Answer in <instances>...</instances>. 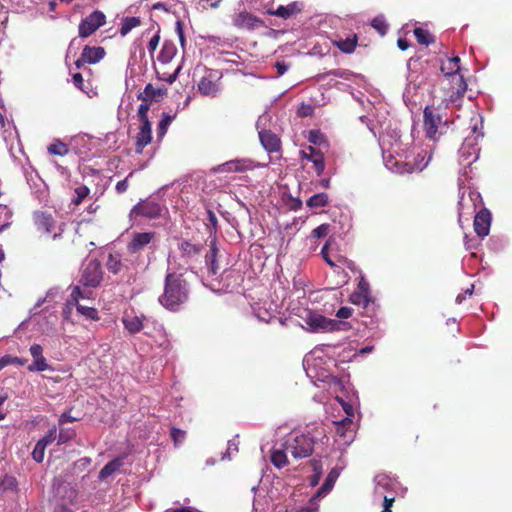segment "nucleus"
<instances>
[{"mask_svg": "<svg viewBox=\"0 0 512 512\" xmlns=\"http://www.w3.org/2000/svg\"><path fill=\"white\" fill-rule=\"evenodd\" d=\"M337 478V473L335 471H331L328 476L325 479V482L322 484V486L317 490L315 495L312 497V500L318 499L325 494H327L333 487L334 482Z\"/></svg>", "mask_w": 512, "mask_h": 512, "instance_id": "obj_28", "label": "nucleus"}, {"mask_svg": "<svg viewBox=\"0 0 512 512\" xmlns=\"http://www.w3.org/2000/svg\"><path fill=\"white\" fill-rule=\"evenodd\" d=\"M161 212L162 208L159 203L152 200H143L133 206L129 217L131 220H135L137 217L155 219L161 215Z\"/></svg>", "mask_w": 512, "mask_h": 512, "instance_id": "obj_6", "label": "nucleus"}, {"mask_svg": "<svg viewBox=\"0 0 512 512\" xmlns=\"http://www.w3.org/2000/svg\"><path fill=\"white\" fill-rule=\"evenodd\" d=\"M155 236V232L133 233L130 242L127 244V251L130 254L139 253L155 239Z\"/></svg>", "mask_w": 512, "mask_h": 512, "instance_id": "obj_10", "label": "nucleus"}, {"mask_svg": "<svg viewBox=\"0 0 512 512\" xmlns=\"http://www.w3.org/2000/svg\"><path fill=\"white\" fill-rule=\"evenodd\" d=\"M82 60L87 61L88 64H95L99 62L105 56V50L103 47H91L86 45L82 50Z\"/></svg>", "mask_w": 512, "mask_h": 512, "instance_id": "obj_18", "label": "nucleus"}, {"mask_svg": "<svg viewBox=\"0 0 512 512\" xmlns=\"http://www.w3.org/2000/svg\"><path fill=\"white\" fill-rule=\"evenodd\" d=\"M337 433L344 435V428L346 426L352 425V420L350 417H346L345 419L341 420L340 422H337Z\"/></svg>", "mask_w": 512, "mask_h": 512, "instance_id": "obj_57", "label": "nucleus"}, {"mask_svg": "<svg viewBox=\"0 0 512 512\" xmlns=\"http://www.w3.org/2000/svg\"><path fill=\"white\" fill-rule=\"evenodd\" d=\"M424 117V131L426 137L431 140H436V134L442 118L439 114L435 113V109L431 106H426L423 112Z\"/></svg>", "mask_w": 512, "mask_h": 512, "instance_id": "obj_8", "label": "nucleus"}, {"mask_svg": "<svg viewBox=\"0 0 512 512\" xmlns=\"http://www.w3.org/2000/svg\"><path fill=\"white\" fill-rule=\"evenodd\" d=\"M401 32H415V33H418V32H427L426 30L422 29L421 27L417 26L416 24L413 25V27L411 28L409 24H405L402 28H401Z\"/></svg>", "mask_w": 512, "mask_h": 512, "instance_id": "obj_62", "label": "nucleus"}, {"mask_svg": "<svg viewBox=\"0 0 512 512\" xmlns=\"http://www.w3.org/2000/svg\"><path fill=\"white\" fill-rule=\"evenodd\" d=\"M302 8H303V4L301 2L294 1V2L289 3L286 6L281 5L274 11H269V14L287 19V18L291 17L292 15H295V14L301 12Z\"/></svg>", "mask_w": 512, "mask_h": 512, "instance_id": "obj_17", "label": "nucleus"}, {"mask_svg": "<svg viewBox=\"0 0 512 512\" xmlns=\"http://www.w3.org/2000/svg\"><path fill=\"white\" fill-rule=\"evenodd\" d=\"M350 300L353 304L363 305L364 307H366L370 301V298L365 294L355 291L354 293H352Z\"/></svg>", "mask_w": 512, "mask_h": 512, "instance_id": "obj_43", "label": "nucleus"}, {"mask_svg": "<svg viewBox=\"0 0 512 512\" xmlns=\"http://www.w3.org/2000/svg\"><path fill=\"white\" fill-rule=\"evenodd\" d=\"M179 250L182 253V256L188 260H195L201 254L202 246L193 244L189 241L183 240L178 245Z\"/></svg>", "mask_w": 512, "mask_h": 512, "instance_id": "obj_20", "label": "nucleus"}, {"mask_svg": "<svg viewBox=\"0 0 512 512\" xmlns=\"http://www.w3.org/2000/svg\"><path fill=\"white\" fill-rule=\"evenodd\" d=\"M334 242V239L332 237H329V239L326 241L325 245L321 249V255L325 262L331 267V268H341V265H345L346 268L355 271L356 265L352 260H349L346 257H343L341 255H338L335 257V259H332V257L329 255L328 249Z\"/></svg>", "mask_w": 512, "mask_h": 512, "instance_id": "obj_9", "label": "nucleus"}, {"mask_svg": "<svg viewBox=\"0 0 512 512\" xmlns=\"http://www.w3.org/2000/svg\"><path fill=\"white\" fill-rule=\"evenodd\" d=\"M491 220H492L491 213L486 208L481 209L475 215L473 226H474V230H475L476 234L479 237L484 238L485 236H487L489 234Z\"/></svg>", "mask_w": 512, "mask_h": 512, "instance_id": "obj_11", "label": "nucleus"}, {"mask_svg": "<svg viewBox=\"0 0 512 512\" xmlns=\"http://www.w3.org/2000/svg\"><path fill=\"white\" fill-rule=\"evenodd\" d=\"M176 53H177L176 44L171 40H167L164 42V44L162 46V49L158 56V60L161 63H168L174 58Z\"/></svg>", "mask_w": 512, "mask_h": 512, "instance_id": "obj_24", "label": "nucleus"}, {"mask_svg": "<svg viewBox=\"0 0 512 512\" xmlns=\"http://www.w3.org/2000/svg\"><path fill=\"white\" fill-rule=\"evenodd\" d=\"M72 82L75 87L80 89L82 92L87 93L86 89L83 86L84 80H83V76L81 73H79V72L73 73L72 74Z\"/></svg>", "mask_w": 512, "mask_h": 512, "instance_id": "obj_51", "label": "nucleus"}, {"mask_svg": "<svg viewBox=\"0 0 512 512\" xmlns=\"http://www.w3.org/2000/svg\"><path fill=\"white\" fill-rule=\"evenodd\" d=\"M47 151L50 155L63 157V156L68 155L70 150H69V146L66 143H64L60 139H55L53 141V143H51L47 147Z\"/></svg>", "mask_w": 512, "mask_h": 512, "instance_id": "obj_29", "label": "nucleus"}, {"mask_svg": "<svg viewBox=\"0 0 512 512\" xmlns=\"http://www.w3.org/2000/svg\"><path fill=\"white\" fill-rule=\"evenodd\" d=\"M181 68H182V67H181V65H178V66H177V68L174 70V72H173V73H170V74H168V73H162V74H160V73L158 72V78H159L160 80H162V81H166V82H168L169 84H172V83L177 79L178 74H179V72H180Z\"/></svg>", "mask_w": 512, "mask_h": 512, "instance_id": "obj_47", "label": "nucleus"}, {"mask_svg": "<svg viewBox=\"0 0 512 512\" xmlns=\"http://www.w3.org/2000/svg\"><path fill=\"white\" fill-rule=\"evenodd\" d=\"M152 141L151 122L141 123L139 131L136 135L135 153L140 155L144 148Z\"/></svg>", "mask_w": 512, "mask_h": 512, "instance_id": "obj_14", "label": "nucleus"}, {"mask_svg": "<svg viewBox=\"0 0 512 512\" xmlns=\"http://www.w3.org/2000/svg\"><path fill=\"white\" fill-rule=\"evenodd\" d=\"M301 157L304 159H307L313 163L314 170L318 176L323 173V171L325 169V161H324V155L319 149L309 146L308 152L301 151Z\"/></svg>", "mask_w": 512, "mask_h": 512, "instance_id": "obj_15", "label": "nucleus"}, {"mask_svg": "<svg viewBox=\"0 0 512 512\" xmlns=\"http://www.w3.org/2000/svg\"><path fill=\"white\" fill-rule=\"evenodd\" d=\"M220 78L221 74L218 71H209V73L203 76L198 82V92L206 97H217L220 92V83H218Z\"/></svg>", "mask_w": 512, "mask_h": 512, "instance_id": "obj_7", "label": "nucleus"}, {"mask_svg": "<svg viewBox=\"0 0 512 512\" xmlns=\"http://www.w3.org/2000/svg\"><path fill=\"white\" fill-rule=\"evenodd\" d=\"M165 512H195V508L190 506L180 507V508H171L167 509Z\"/></svg>", "mask_w": 512, "mask_h": 512, "instance_id": "obj_64", "label": "nucleus"}, {"mask_svg": "<svg viewBox=\"0 0 512 512\" xmlns=\"http://www.w3.org/2000/svg\"><path fill=\"white\" fill-rule=\"evenodd\" d=\"M328 204V195L326 193H317L307 200L309 208H320Z\"/></svg>", "mask_w": 512, "mask_h": 512, "instance_id": "obj_33", "label": "nucleus"}, {"mask_svg": "<svg viewBox=\"0 0 512 512\" xmlns=\"http://www.w3.org/2000/svg\"><path fill=\"white\" fill-rule=\"evenodd\" d=\"M248 166L243 160H231L219 165L215 170L217 172H244Z\"/></svg>", "mask_w": 512, "mask_h": 512, "instance_id": "obj_25", "label": "nucleus"}, {"mask_svg": "<svg viewBox=\"0 0 512 512\" xmlns=\"http://www.w3.org/2000/svg\"><path fill=\"white\" fill-rule=\"evenodd\" d=\"M79 420L78 417H74L71 415L70 411H67V412H64L60 418H59V424L62 425L64 423H69V422H75Z\"/></svg>", "mask_w": 512, "mask_h": 512, "instance_id": "obj_59", "label": "nucleus"}, {"mask_svg": "<svg viewBox=\"0 0 512 512\" xmlns=\"http://www.w3.org/2000/svg\"><path fill=\"white\" fill-rule=\"evenodd\" d=\"M73 435H74L73 431L60 430L59 437H58V443L62 444V443L67 442L69 439L72 438Z\"/></svg>", "mask_w": 512, "mask_h": 512, "instance_id": "obj_60", "label": "nucleus"}, {"mask_svg": "<svg viewBox=\"0 0 512 512\" xmlns=\"http://www.w3.org/2000/svg\"><path fill=\"white\" fill-rule=\"evenodd\" d=\"M217 248L215 243V238L211 241V250L210 253L205 255V261L206 264L209 266V271L216 275L219 272V266L216 263V256H217Z\"/></svg>", "mask_w": 512, "mask_h": 512, "instance_id": "obj_30", "label": "nucleus"}, {"mask_svg": "<svg viewBox=\"0 0 512 512\" xmlns=\"http://www.w3.org/2000/svg\"><path fill=\"white\" fill-rule=\"evenodd\" d=\"M191 285L184 273L168 272L164 279L163 293L159 304L170 312H179L189 301Z\"/></svg>", "mask_w": 512, "mask_h": 512, "instance_id": "obj_1", "label": "nucleus"}, {"mask_svg": "<svg viewBox=\"0 0 512 512\" xmlns=\"http://www.w3.org/2000/svg\"><path fill=\"white\" fill-rule=\"evenodd\" d=\"M27 363L26 359L19 358L17 356L12 355H4L0 358V370L5 368L8 365H18L24 366Z\"/></svg>", "mask_w": 512, "mask_h": 512, "instance_id": "obj_37", "label": "nucleus"}, {"mask_svg": "<svg viewBox=\"0 0 512 512\" xmlns=\"http://www.w3.org/2000/svg\"><path fill=\"white\" fill-rule=\"evenodd\" d=\"M287 452L284 446L283 449H274L270 455L271 463L279 469L288 465Z\"/></svg>", "mask_w": 512, "mask_h": 512, "instance_id": "obj_27", "label": "nucleus"}, {"mask_svg": "<svg viewBox=\"0 0 512 512\" xmlns=\"http://www.w3.org/2000/svg\"><path fill=\"white\" fill-rule=\"evenodd\" d=\"M330 231V224L324 223L312 230L311 236L314 238H323L328 235Z\"/></svg>", "mask_w": 512, "mask_h": 512, "instance_id": "obj_44", "label": "nucleus"}, {"mask_svg": "<svg viewBox=\"0 0 512 512\" xmlns=\"http://www.w3.org/2000/svg\"><path fill=\"white\" fill-rule=\"evenodd\" d=\"M460 58L452 57L448 58L445 62L441 64L442 73L450 78L452 84V94L450 98L454 101L456 98H459L464 95L467 90V84L463 75L459 73L460 71Z\"/></svg>", "mask_w": 512, "mask_h": 512, "instance_id": "obj_3", "label": "nucleus"}, {"mask_svg": "<svg viewBox=\"0 0 512 512\" xmlns=\"http://www.w3.org/2000/svg\"><path fill=\"white\" fill-rule=\"evenodd\" d=\"M29 351L33 360L39 359L43 356V347L40 344L35 343L31 345Z\"/></svg>", "mask_w": 512, "mask_h": 512, "instance_id": "obj_54", "label": "nucleus"}, {"mask_svg": "<svg viewBox=\"0 0 512 512\" xmlns=\"http://www.w3.org/2000/svg\"><path fill=\"white\" fill-rule=\"evenodd\" d=\"M357 34H352V36L347 37L346 39H334L333 42L335 45L344 53H352L357 45Z\"/></svg>", "mask_w": 512, "mask_h": 512, "instance_id": "obj_26", "label": "nucleus"}, {"mask_svg": "<svg viewBox=\"0 0 512 512\" xmlns=\"http://www.w3.org/2000/svg\"><path fill=\"white\" fill-rule=\"evenodd\" d=\"M151 102H142L138 107V118L141 123L150 122L148 118V111L150 109Z\"/></svg>", "mask_w": 512, "mask_h": 512, "instance_id": "obj_40", "label": "nucleus"}, {"mask_svg": "<svg viewBox=\"0 0 512 512\" xmlns=\"http://www.w3.org/2000/svg\"><path fill=\"white\" fill-rule=\"evenodd\" d=\"M142 20L138 16L125 17L122 19L120 32H130L132 29L140 26Z\"/></svg>", "mask_w": 512, "mask_h": 512, "instance_id": "obj_36", "label": "nucleus"}, {"mask_svg": "<svg viewBox=\"0 0 512 512\" xmlns=\"http://www.w3.org/2000/svg\"><path fill=\"white\" fill-rule=\"evenodd\" d=\"M275 68L277 69L278 76H282L288 70L289 65L284 62L277 61L275 63Z\"/></svg>", "mask_w": 512, "mask_h": 512, "instance_id": "obj_63", "label": "nucleus"}, {"mask_svg": "<svg viewBox=\"0 0 512 512\" xmlns=\"http://www.w3.org/2000/svg\"><path fill=\"white\" fill-rule=\"evenodd\" d=\"M160 36L159 34H154V36L150 39L148 43V50L150 53L154 52L159 44Z\"/></svg>", "mask_w": 512, "mask_h": 512, "instance_id": "obj_61", "label": "nucleus"}, {"mask_svg": "<svg viewBox=\"0 0 512 512\" xmlns=\"http://www.w3.org/2000/svg\"><path fill=\"white\" fill-rule=\"evenodd\" d=\"M133 174H134V172H130L129 175L124 180H121L116 184L115 190L118 194H123L128 190V187H129L128 179L130 177H132Z\"/></svg>", "mask_w": 512, "mask_h": 512, "instance_id": "obj_50", "label": "nucleus"}, {"mask_svg": "<svg viewBox=\"0 0 512 512\" xmlns=\"http://www.w3.org/2000/svg\"><path fill=\"white\" fill-rule=\"evenodd\" d=\"M313 324H314L315 327L321 328V329L326 330V331H333L339 325V323L336 320L328 319V318H326L324 316L317 317L313 321Z\"/></svg>", "mask_w": 512, "mask_h": 512, "instance_id": "obj_32", "label": "nucleus"}, {"mask_svg": "<svg viewBox=\"0 0 512 512\" xmlns=\"http://www.w3.org/2000/svg\"><path fill=\"white\" fill-rule=\"evenodd\" d=\"M396 167L399 174H410L415 171V165L409 162L396 163Z\"/></svg>", "mask_w": 512, "mask_h": 512, "instance_id": "obj_48", "label": "nucleus"}, {"mask_svg": "<svg viewBox=\"0 0 512 512\" xmlns=\"http://www.w3.org/2000/svg\"><path fill=\"white\" fill-rule=\"evenodd\" d=\"M165 93V90L154 88L152 84H147L143 92L137 95V99L142 102L158 101Z\"/></svg>", "mask_w": 512, "mask_h": 512, "instance_id": "obj_21", "label": "nucleus"}, {"mask_svg": "<svg viewBox=\"0 0 512 512\" xmlns=\"http://www.w3.org/2000/svg\"><path fill=\"white\" fill-rule=\"evenodd\" d=\"M207 220L208 223L207 228L209 229L210 234L216 233L217 226H218V220L216 217V214L212 210H207Z\"/></svg>", "mask_w": 512, "mask_h": 512, "instance_id": "obj_45", "label": "nucleus"}, {"mask_svg": "<svg viewBox=\"0 0 512 512\" xmlns=\"http://www.w3.org/2000/svg\"><path fill=\"white\" fill-rule=\"evenodd\" d=\"M234 25L239 29L255 30L264 27V22L248 12H241L234 18Z\"/></svg>", "mask_w": 512, "mask_h": 512, "instance_id": "obj_13", "label": "nucleus"}, {"mask_svg": "<svg viewBox=\"0 0 512 512\" xmlns=\"http://www.w3.org/2000/svg\"><path fill=\"white\" fill-rule=\"evenodd\" d=\"M106 22V16L101 11H94L88 15L79 25V32H95Z\"/></svg>", "mask_w": 512, "mask_h": 512, "instance_id": "obj_12", "label": "nucleus"}, {"mask_svg": "<svg viewBox=\"0 0 512 512\" xmlns=\"http://www.w3.org/2000/svg\"><path fill=\"white\" fill-rule=\"evenodd\" d=\"M105 265L110 273L114 275L119 274L124 267L121 254L118 252L109 253Z\"/></svg>", "mask_w": 512, "mask_h": 512, "instance_id": "obj_22", "label": "nucleus"}, {"mask_svg": "<svg viewBox=\"0 0 512 512\" xmlns=\"http://www.w3.org/2000/svg\"><path fill=\"white\" fill-rule=\"evenodd\" d=\"M283 446L295 459H302L313 453L314 441L304 434L290 435Z\"/></svg>", "mask_w": 512, "mask_h": 512, "instance_id": "obj_4", "label": "nucleus"}, {"mask_svg": "<svg viewBox=\"0 0 512 512\" xmlns=\"http://www.w3.org/2000/svg\"><path fill=\"white\" fill-rule=\"evenodd\" d=\"M395 501L394 496H384L383 497V509L381 512H392L391 507Z\"/></svg>", "mask_w": 512, "mask_h": 512, "instance_id": "obj_56", "label": "nucleus"}, {"mask_svg": "<svg viewBox=\"0 0 512 512\" xmlns=\"http://www.w3.org/2000/svg\"><path fill=\"white\" fill-rule=\"evenodd\" d=\"M123 465V459L120 457L114 458L109 461L99 472L98 478L100 481L106 480L109 476L114 474Z\"/></svg>", "mask_w": 512, "mask_h": 512, "instance_id": "obj_23", "label": "nucleus"}, {"mask_svg": "<svg viewBox=\"0 0 512 512\" xmlns=\"http://www.w3.org/2000/svg\"><path fill=\"white\" fill-rule=\"evenodd\" d=\"M418 43L423 45H429L435 42L434 34H415Z\"/></svg>", "mask_w": 512, "mask_h": 512, "instance_id": "obj_53", "label": "nucleus"}, {"mask_svg": "<svg viewBox=\"0 0 512 512\" xmlns=\"http://www.w3.org/2000/svg\"><path fill=\"white\" fill-rule=\"evenodd\" d=\"M103 274L101 262L91 259L81 269L79 283L84 287L97 288L103 280Z\"/></svg>", "mask_w": 512, "mask_h": 512, "instance_id": "obj_5", "label": "nucleus"}, {"mask_svg": "<svg viewBox=\"0 0 512 512\" xmlns=\"http://www.w3.org/2000/svg\"><path fill=\"white\" fill-rule=\"evenodd\" d=\"M18 482L15 477L10 475H5L0 479V494L6 493L8 491H17Z\"/></svg>", "mask_w": 512, "mask_h": 512, "instance_id": "obj_31", "label": "nucleus"}, {"mask_svg": "<svg viewBox=\"0 0 512 512\" xmlns=\"http://www.w3.org/2000/svg\"><path fill=\"white\" fill-rule=\"evenodd\" d=\"M371 26L378 32H385L388 29V24L383 15L375 17L371 22Z\"/></svg>", "mask_w": 512, "mask_h": 512, "instance_id": "obj_42", "label": "nucleus"}, {"mask_svg": "<svg viewBox=\"0 0 512 512\" xmlns=\"http://www.w3.org/2000/svg\"><path fill=\"white\" fill-rule=\"evenodd\" d=\"M45 446L42 444V442H37L34 450L32 452V458L38 462L41 463L44 459V452H45Z\"/></svg>", "mask_w": 512, "mask_h": 512, "instance_id": "obj_46", "label": "nucleus"}, {"mask_svg": "<svg viewBox=\"0 0 512 512\" xmlns=\"http://www.w3.org/2000/svg\"><path fill=\"white\" fill-rule=\"evenodd\" d=\"M259 138L263 147L270 153L277 152L280 149L281 142L276 134L269 130L259 132Z\"/></svg>", "mask_w": 512, "mask_h": 512, "instance_id": "obj_16", "label": "nucleus"}, {"mask_svg": "<svg viewBox=\"0 0 512 512\" xmlns=\"http://www.w3.org/2000/svg\"><path fill=\"white\" fill-rule=\"evenodd\" d=\"M357 292H360L362 294H365L369 297L370 295V285L369 283L364 279V277H361L359 283H358V290Z\"/></svg>", "mask_w": 512, "mask_h": 512, "instance_id": "obj_55", "label": "nucleus"}, {"mask_svg": "<svg viewBox=\"0 0 512 512\" xmlns=\"http://www.w3.org/2000/svg\"><path fill=\"white\" fill-rule=\"evenodd\" d=\"M145 317L136 315H126L122 318L125 329L130 334L139 333L143 329V321Z\"/></svg>", "mask_w": 512, "mask_h": 512, "instance_id": "obj_19", "label": "nucleus"}, {"mask_svg": "<svg viewBox=\"0 0 512 512\" xmlns=\"http://www.w3.org/2000/svg\"><path fill=\"white\" fill-rule=\"evenodd\" d=\"M83 298L82 290L80 286H74L72 292L70 294V299L68 301L69 304H79V299Z\"/></svg>", "mask_w": 512, "mask_h": 512, "instance_id": "obj_49", "label": "nucleus"}, {"mask_svg": "<svg viewBox=\"0 0 512 512\" xmlns=\"http://www.w3.org/2000/svg\"><path fill=\"white\" fill-rule=\"evenodd\" d=\"M27 369L30 372H43L46 370H53V368L47 363V360L44 356L33 360V362L28 365Z\"/></svg>", "mask_w": 512, "mask_h": 512, "instance_id": "obj_35", "label": "nucleus"}, {"mask_svg": "<svg viewBox=\"0 0 512 512\" xmlns=\"http://www.w3.org/2000/svg\"><path fill=\"white\" fill-rule=\"evenodd\" d=\"M89 192V188L85 185H81L75 188L76 198L73 199V204L76 206L80 205L83 202V200L89 195Z\"/></svg>", "mask_w": 512, "mask_h": 512, "instance_id": "obj_39", "label": "nucleus"}, {"mask_svg": "<svg viewBox=\"0 0 512 512\" xmlns=\"http://www.w3.org/2000/svg\"><path fill=\"white\" fill-rule=\"evenodd\" d=\"M76 309L79 313H81L82 315L86 316L89 319H92L95 321L99 320L98 311L96 308L87 307V306L77 304Z\"/></svg>", "mask_w": 512, "mask_h": 512, "instance_id": "obj_38", "label": "nucleus"}, {"mask_svg": "<svg viewBox=\"0 0 512 512\" xmlns=\"http://www.w3.org/2000/svg\"><path fill=\"white\" fill-rule=\"evenodd\" d=\"M32 220L36 231L45 238H50L54 242L63 240L67 224L65 222L58 223L49 211H34Z\"/></svg>", "mask_w": 512, "mask_h": 512, "instance_id": "obj_2", "label": "nucleus"}, {"mask_svg": "<svg viewBox=\"0 0 512 512\" xmlns=\"http://www.w3.org/2000/svg\"><path fill=\"white\" fill-rule=\"evenodd\" d=\"M353 309L350 307H341L337 313L336 316L341 319H347L352 316Z\"/></svg>", "mask_w": 512, "mask_h": 512, "instance_id": "obj_58", "label": "nucleus"}, {"mask_svg": "<svg viewBox=\"0 0 512 512\" xmlns=\"http://www.w3.org/2000/svg\"><path fill=\"white\" fill-rule=\"evenodd\" d=\"M170 437L172 438L174 445L178 446L185 440L186 431L173 427L170 430Z\"/></svg>", "mask_w": 512, "mask_h": 512, "instance_id": "obj_41", "label": "nucleus"}, {"mask_svg": "<svg viewBox=\"0 0 512 512\" xmlns=\"http://www.w3.org/2000/svg\"><path fill=\"white\" fill-rule=\"evenodd\" d=\"M56 438V428H52L48 431V433L38 440V442H42V444L46 447L48 444H51Z\"/></svg>", "mask_w": 512, "mask_h": 512, "instance_id": "obj_52", "label": "nucleus"}, {"mask_svg": "<svg viewBox=\"0 0 512 512\" xmlns=\"http://www.w3.org/2000/svg\"><path fill=\"white\" fill-rule=\"evenodd\" d=\"M175 116H171L168 113L162 114V119L157 126V137L162 139L167 133L169 125L172 123Z\"/></svg>", "mask_w": 512, "mask_h": 512, "instance_id": "obj_34", "label": "nucleus"}]
</instances>
